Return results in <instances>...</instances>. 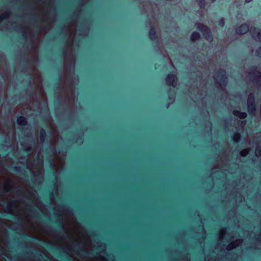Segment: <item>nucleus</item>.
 I'll return each instance as SVG.
<instances>
[{"label":"nucleus","instance_id":"nucleus-1","mask_svg":"<svg viewBox=\"0 0 261 261\" xmlns=\"http://www.w3.org/2000/svg\"><path fill=\"white\" fill-rule=\"evenodd\" d=\"M196 26L197 29L199 30L203 33V35L205 36L206 39L208 41L212 42L213 38L212 35L210 34V30L206 26H204L201 23H196Z\"/></svg>","mask_w":261,"mask_h":261},{"label":"nucleus","instance_id":"nucleus-2","mask_svg":"<svg viewBox=\"0 0 261 261\" xmlns=\"http://www.w3.org/2000/svg\"><path fill=\"white\" fill-rule=\"evenodd\" d=\"M248 111L253 113L255 111V106H254V96L253 94H250L248 98Z\"/></svg>","mask_w":261,"mask_h":261},{"label":"nucleus","instance_id":"nucleus-3","mask_svg":"<svg viewBox=\"0 0 261 261\" xmlns=\"http://www.w3.org/2000/svg\"><path fill=\"white\" fill-rule=\"evenodd\" d=\"M250 32L252 37L256 40L261 41V31L255 28L251 29Z\"/></svg>","mask_w":261,"mask_h":261},{"label":"nucleus","instance_id":"nucleus-4","mask_svg":"<svg viewBox=\"0 0 261 261\" xmlns=\"http://www.w3.org/2000/svg\"><path fill=\"white\" fill-rule=\"evenodd\" d=\"M249 31V27L246 24H243L236 29V33L239 35H244Z\"/></svg>","mask_w":261,"mask_h":261},{"label":"nucleus","instance_id":"nucleus-5","mask_svg":"<svg viewBox=\"0 0 261 261\" xmlns=\"http://www.w3.org/2000/svg\"><path fill=\"white\" fill-rule=\"evenodd\" d=\"M176 76L174 74H169L167 76L166 80L168 85H172L173 87H175L176 85Z\"/></svg>","mask_w":261,"mask_h":261},{"label":"nucleus","instance_id":"nucleus-6","mask_svg":"<svg viewBox=\"0 0 261 261\" xmlns=\"http://www.w3.org/2000/svg\"><path fill=\"white\" fill-rule=\"evenodd\" d=\"M242 243V240H237L232 242L230 244L228 245L227 247V249L228 250H230L233 248H236V247L239 246Z\"/></svg>","mask_w":261,"mask_h":261},{"label":"nucleus","instance_id":"nucleus-7","mask_svg":"<svg viewBox=\"0 0 261 261\" xmlns=\"http://www.w3.org/2000/svg\"><path fill=\"white\" fill-rule=\"evenodd\" d=\"M251 77L256 79L257 82L258 83V79L261 76L260 72L257 70L256 68L253 69L249 73Z\"/></svg>","mask_w":261,"mask_h":261},{"label":"nucleus","instance_id":"nucleus-8","mask_svg":"<svg viewBox=\"0 0 261 261\" xmlns=\"http://www.w3.org/2000/svg\"><path fill=\"white\" fill-rule=\"evenodd\" d=\"M233 113L234 115L239 117L241 118H245L247 116V114L246 113L240 112L238 111H234Z\"/></svg>","mask_w":261,"mask_h":261},{"label":"nucleus","instance_id":"nucleus-9","mask_svg":"<svg viewBox=\"0 0 261 261\" xmlns=\"http://www.w3.org/2000/svg\"><path fill=\"white\" fill-rule=\"evenodd\" d=\"M17 123L20 125H24L27 123L26 118L24 117H19L17 119Z\"/></svg>","mask_w":261,"mask_h":261},{"label":"nucleus","instance_id":"nucleus-10","mask_svg":"<svg viewBox=\"0 0 261 261\" xmlns=\"http://www.w3.org/2000/svg\"><path fill=\"white\" fill-rule=\"evenodd\" d=\"M200 37L199 34L197 32H194L192 34L191 36V40L193 41H195L198 39Z\"/></svg>","mask_w":261,"mask_h":261},{"label":"nucleus","instance_id":"nucleus-11","mask_svg":"<svg viewBox=\"0 0 261 261\" xmlns=\"http://www.w3.org/2000/svg\"><path fill=\"white\" fill-rule=\"evenodd\" d=\"M8 13L7 12L4 13L0 15V22H2L4 19L8 17Z\"/></svg>","mask_w":261,"mask_h":261},{"label":"nucleus","instance_id":"nucleus-12","mask_svg":"<svg viewBox=\"0 0 261 261\" xmlns=\"http://www.w3.org/2000/svg\"><path fill=\"white\" fill-rule=\"evenodd\" d=\"M149 37L151 39H154L155 38V32L152 29L149 31Z\"/></svg>","mask_w":261,"mask_h":261},{"label":"nucleus","instance_id":"nucleus-13","mask_svg":"<svg viewBox=\"0 0 261 261\" xmlns=\"http://www.w3.org/2000/svg\"><path fill=\"white\" fill-rule=\"evenodd\" d=\"M255 153L256 156H261V150L259 146L256 147Z\"/></svg>","mask_w":261,"mask_h":261},{"label":"nucleus","instance_id":"nucleus-14","mask_svg":"<svg viewBox=\"0 0 261 261\" xmlns=\"http://www.w3.org/2000/svg\"><path fill=\"white\" fill-rule=\"evenodd\" d=\"M233 139L234 142H238L240 139V135L239 134H235L233 135Z\"/></svg>","mask_w":261,"mask_h":261},{"label":"nucleus","instance_id":"nucleus-15","mask_svg":"<svg viewBox=\"0 0 261 261\" xmlns=\"http://www.w3.org/2000/svg\"><path fill=\"white\" fill-rule=\"evenodd\" d=\"M249 150L248 149H244L241 151L240 154L242 156H245L249 153Z\"/></svg>","mask_w":261,"mask_h":261},{"label":"nucleus","instance_id":"nucleus-16","mask_svg":"<svg viewBox=\"0 0 261 261\" xmlns=\"http://www.w3.org/2000/svg\"><path fill=\"white\" fill-rule=\"evenodd\" d=\"M221 78L220 81H221V80H222L223 81H224V80L225 79V72L222 71L221 72Z\"/></svg>","mask_w":261,"mask_h":261},{"label":"nucleus","instance_id":"nucleus-17","mask_svg":"<svg viewBox=\"0 0 261 261\" xmlns=\"http://www.w3.org/2000/svg\"><path fill=\"white\" fill-rule=\"evenodd\" d=\"M219 24L223 27L224 24V21L223 19H221L219 21Z\"/></svg>","mask_w":261,"mask_h":261},{"label":"nucleus","instance_id":"nucleus-18","mask_svg":"<svg viewBox=\"0 0 261 261\" xmlns=\"http://www.w3.org/2000/svg\"><path fill=\"white\" fill-rule=\"evenodd\" d=\"M200 6V7H202L204 5V0H197Z\"/></svg>","mask_w":261,"mask_h":261},{"label":"nucleus","instance_id":"nucleus-19","mask_svg":"<svg viewBox=\"0 0 261 261\" xmlns=\"http://www.w3.org/2000/svg\"><path fill=\"white\" fill-rule=\"evenodd\" d=\"M256 54L257 56L261 57V47H260L259 49L257 51Z\"/></svg>","mask_w":261,"mask_h":261},{"label":"nucleus","instance_id":"nucleus-20","mask_svg":"<svg viewBox=\"0 0 261 261\" xmlns=\"http://www.w3.org/2000/svg\"><path fill=\"white\" fill-rule=\"evenodd\" d=\"M45 133L44 130H42L41 132V140H43V136L45 135Z\"/></svg>","mask_w":261,"mask_h":261},{"label":"nucleus","instance_id":"nucleus-21","mask_svg":"<svg viewBox=\"0 0 261 261\" xmlns=\"http://www.w3.org/2000/svg\"><path fill=\"white\" fill-rule=\"evenodd\" d=\"M218 76H219L218 75H216V76L215 77V79L217 82L219 83V80L218 79Z\"/></svg>","mask_w":261,"mask_h":261},{"label":"nucleus","instance_id":"nucleus-22","mask_svg":"<svg viewBox=\"0 0 261 261\" xmlns=\"http://www.w3.org/2000/svg\"><path fill=\"white\" fill-rule=\"evenodd\" d=\"M245 124H246V122L245 121H242V122H241L242 125H245Z\"/></svg>","mask_w":261,"mask_h":261},{"label":"nucleus","instance_id":"nucleus-23","mask_svg":"<svg viewBox=\"0 0 261 261\" xmlns=\"http://www.w3.org/2000/svg\"><path fill=\"white\" fill-rule=\"evenodd\" d=\"M223 237H224V236H223V234L222 233V234H221V236H220V240L223 239Z\"/></svg>","mask_w":261,"mask_h":261},{"label":"nucleus","instance_id":"nucleus-24","mask_svg":"<svg viewBox=\"0 0 261 261\" xmlns=\"http://www.w3.org/2000/svg\"><path fill=\"white\" fill-rule=\"evenodd\" d=\"M252 0H245V2L246 3H250V2H251Z\"/></svg>","mask_w":261,"mask_h":261},{"label":"nucleus","instance_id":"nucleus-25","mask_svg":"<svg viewBox=\"0 0 261 261\" xmlns=\"http://www.w3.org/2000/svg\"><path fill=\"white\" fill-rule=\"evenodd\" d=\"M40 167H42V163H41V164L40 165Z\"/></svg>","mask_w":261,"mask_h":261},{"label":"nucleus","instance_id":"nucleus-26","mask_svg":"<svg viewBox=\"0 0 261 261\" xmlns=\"http://www.w3.org/2000/svg\"><path fill=\"white\" fill-rule=\"evenodd\" d=\"M213 2H214L215 0H212Z\"/></svg>","mask_w":261,"mask_h":261}]
</instances>
